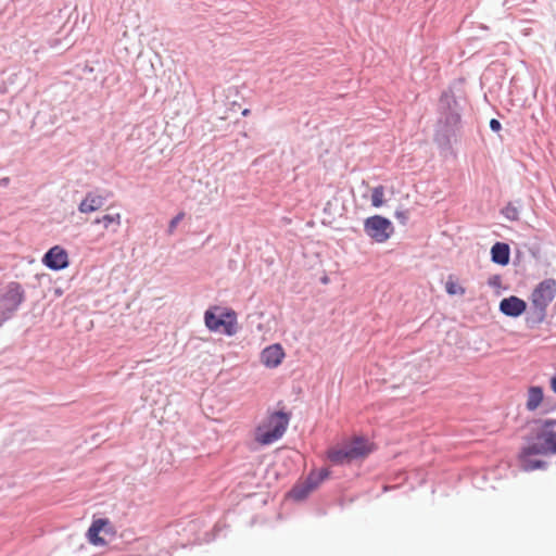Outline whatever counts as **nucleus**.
I'll return each instance as SVG.
<instances>
[{
    "label": "nucleus",
    "instance_id": "20",
    "mask_svg": "<svg viewBox=\"0 0 556 556\" xmlns=\"http://www.w3.org/2000/svg\"><path fill=\"white\" fill-rule=\"evenodd\" d=\"M330 475V471L326 468L320 469L318 471H313L309 473V478H313V481L316 482V486H318L324 480H326Z\"/></svg>",
    "mask_w": 556,
    "mask_h": 556
},
{
    "label": "nucleus",
    "instance_id": "8",
    "mask_svg": "<svg viewBox=\"0 0 556 556\" xmlns=\"http://www.w3.org/2000/svg\"><path fill=\"white\" fill-rule=\"evenodd\" d=\"M25 299V293L18 282L12 281L7 286L4 294L1 296L3 308L14 312Z\"/></svg>",
    "mask_w": 556,
    "mask_h": 556
},
{
    "label": "nucleus",
    "instance_id": "4",
    "mask_svg": "<svg viewBox=\"0 0 556 556\" xmlns=\"http://www.w3.org/2000/svg\"><path fill=\"white\" fill-rule=\"evenodd\" d=\"M220 308L214 306L204 314L205 326L215 332H222L226 336H235L238 331L237 314L232 309H225L217 314Z\"/></svg>",
    "mask_w": 556,
    "mask_h": 556
},
{
    "label": "nucleus",
    "instance_id": "24",
    "mask_svg": "<svg viewBox=\"0 0 556 556\" xmlns=\"http://www.w3.org/2000/svg\"><path fill=\"white\" fill-rule=\"evenodd\" d=\"M500 281H501L500 277L495 276V277H493V278H491V279L489 280V283H490V285H493V286H496V285H498V283H500Z\"/></svg>",
    "mask_w": 556,
    "mask_h": 556
},
{
    "label": "nucleus",
    "instance_id": "26",
    "mask_svg": "<svg viewBox=\"0 0 556 556\" xmlns=\"http://www.w3.org/2000/svg\"><path fill=\"white\" fill-rule=\"evenodd\" d=\"M249 114H250V110H249V109H244V110L242 111V115H243V116H248Z\"/></svg>",
    "mask_w": 556,
    "mask_h": 556
},
{
    "label": "nucleus",
    "instance_id": "12",
    "mask_svg": "<svg viewBox=\"0 0 556 556\" xmlns=\"http://www.w3.org/2000/svg\"><path fill=\"white\" fill-rule=\"evenodd\" d=\"M534 455H542L540 452H536L532 448V443L526 446L519 456V462L522 470L532 471L535 469H541L545 466V463L539 459H533Z\"/></svg>",
    "mask_w": 556,
    "mask_h": 556
},
{
    "label": "nucleus",
    "instance_id": "22",
    "mask_svg": "<svg viewBox=\"0 0 556 556\" xmlns=\"http://www.w3.org/2000/svg\"><path fill=\"white\" fill-rule=\"evenodd\" d=\"M504 214L507 218L511 219V220H515L517 219L518 217V212L515 207L513 206H507L505 210H504Z\"/></svg>",
    "mask_w": 556,
    "mask_h": 556
},
{
    "label": "nucleus",
    "instance_id": "16",
    "mask_svg": "<svg viewBox=\"0 0 556 556\" xmlns=\"http://www.w3.org/2000/svg\"><path fill=\"white\" fill-rule=\"evenodd\" d=\"M543 401V390L541 387H531L528 390L526 407L528 410H535Z\"/></svg>",
    "mask_w": 556,
    "mask_h": 556
},
{
    "label": "nucleus",
    "instance_id": "25",
    "mask_svg": "<svg viewBox=\"0 0 556 556\" xmlns=\"http://www.w3.org/2000/svg\"><path fill=\"white\" fill-rule=\"evenodd\" d=\"M551 388L556 393V376L551 380Z\"/></svg>",
    "mask_w": 556,
    "mask_h": 556
},
{
    "label": "nucleus",
    "instance_id": "15",
    "mask_svg": "<svg viewBox=\"0 0 556 556\" xmlns=\"http://www.w3.org/2000/svg\"><path fill=\"white\" fill-rule=\"evenodd\" d=\"M509 247L506 243L496 242L491 249L492 261L500 265L509 263Z\"/></svg>",
    "mask_w": 556,
    "mask_h": 556
},
{
    "label": "nucleus",
    "instance_id": "1",
    "mask_svg": "<svg viewBox=\"0 0 556 556\" xmlns=\"http://www.w3.org/2000/svg\"><path fill=\"white\" fill-rule=\"evenodd\" d=\"M374 451V445L366 439L355 437L341 445H336L327 451L328 459L334 465L350 464L364 459Z\"/></svg>",
    "mask_w": 556,
    "mask_h": 556
},
{
    "label": "nucleus",
    "instance_id": "19",
    "mask_svg": "<svg viewBox=\"0 0 556 556\" xmlns=\"http://www.w3.org/2000/svg\"><path fill=\"white\" fill-rule=\"evenodd\" d=\"M384 203V188L382 186L375 187L371 192V204L380 207Z\"/></svg>",
    "mask_w": 556,
    "mask_h": 556
},
{
    "label": "nucleus",
    "instance_id": "21",
    "mask_svg": "<svg viewBox=\"0 0 556 556\" xmlns=\"http://www.w3.org/2000/svg\"><path fill=\"white\" fill-rule=\"evenodd\" d=\"M184 217H185V213L180 212L169 222L168 232L170 235L175 231L177 225L184 219Z\"/></svg>",
    "mask_w": 556,
    "mask_h": 556
},
{
    "label": "nucleus",
    "instance_id": "18",
    "mask_svg": "<svg viewBox=\"0 0 556 556\" xmlns=\"http://www.w3.org/2000/svg\"><path fill=\"white\" fill-rule=\"evenodd\" d=\"M445 290L450 295H464L466 293V289L453 276H448L445 282Z\"/></svg>",
    "mask_w": 556,
    "mask_h": 556
},
{
    "label": "nucleus",
    "instance_id": "10",
    "mask_svg": "<svg viewBox=\"0 0 556 556\" xmlns=\"http://www.w3.org/2000/svg\"><path fill=\"white\" fill-rule=\"evenodd\" d=\"M286 356L285 350L279 343L266 346L260 355L261 363L267 368L278 367Z\"/></svg>",
    "mask_w": 556,
    "mask_h": 556
},
{
    "label": "nucleus",
    "instance_id": "11",
    "mask_svg": "<svg viewBox=\"0 0 556 556\" xmlns=\"http://www.w3.org/2000/svg\"><path fill=\"white\" fill-rule=\"evenodd\" d=\"M527 309V303L515 295L505 298L500 303V311L509 317H518Z\"/></svg>",
    "mask_w": 556,
    "mask_h": 556
},
{
    "label": "nucleus",
    "instance_id": "23",
    "mask_svg": "<svg viewBox=\"0 0 556 556\" xmlns=\"http://www.w3.org/2000/svg\"><path fill=\"white\" fill-rule=\"evenodd\" d=\"M490 127L492 130L498 131L501 129V123L497 119L493 118L490 121Z\"/></svg>",
    "mask_w": 556,
    "mask_h": 556
},
{
    "label": "nucleus",
    "instance_id": "3",
    "mask_svg": "<svg viewBox=\"0 0 556 556\" xmlns=\"http://www.w3.org/2000/svg\"><path fill=\"white\" fill-rule=\"evenodd\" d=\"M556 296V280L547 278L538 283L530 295V312L535 321L542 323L546 317L548 305Z\"/></svg>",
    "mask_w": 556,
    "mask_h": 556
},
{
    "label": "nucleus",
    "instance_id": "27",
    "mask_svg": "<svg viewBox=\"0 0 556 556\" xmlns=\"http://www.w3.org/2000/svg\"><path fill=\"white\" fill-rule=\"evenodd\" d=\"M396 216L397 217H404L403 214H401V213H396Z\"/></svg>",
    "mask_w": 556,
    "mask_h": 556
},
{
    "label": "nucleus",
    "instance_id": "17",
    "mask_svg": "<svg viewBox=\"0 0 556 556\" xmlns=\"http://www.w3.org/2000/svg\"><path fill=\"white\" fill-rule=\"evenodd\" d=\"M93 224H102L103 228L109 230L111 226L118 228L122 224V215L119 213L105 214L102 217L96 218Z\"/></svg>",
    "mask_w": 556,
    "mask_h": 556
},
{
    "label": "nucleus",
    "instance_id": "9",
    "mask_svg": "<svg viewBox=\"0 0 556 556\" xmlns=\"http://www.w3.org/2000/svg\"><path fill=\"white\" fill-rule=\"evenodd\" d=\"M42 263L52 270H61L68 266V254L62 247L54 245L45 254Z\"/></svg>",
    "mask_w": 556,
    "mask_h": 556
},
{
    "label": "nucleus",
    "instance_id": "6",
    "mask_svg": "<svg viewBox=\"0 0 556 556\" xmlns=\"http://www.w3.org/2000/svg\"><path fill=\"white\" fill-rule=\"evenodd\" d=\"M116 530L114 529L110 519L98 518L91 522L89 529L86 532V538L88 542L93 546H105L108 545V540L105 536L114 538Z\"/></svg>",
    "mask_w": 556,
    "mask_h": 556
},
{
    "label": "nucleus",
    "instance_id": "14",
    "mask_svg": "<svg viewBox=\"0 0 556 556\" xmlns=\"http://www.w3.org/2000/svg\"><path fill=\"white\" fill-rule=\"evenodd\" d=\"M316 488V482L313 481V478L307 477L302 484L295 485L290 491L289 495L295 501H302Z\"/></svg>",
    "mask_w": 556,
    "mask_h": 556
},
{
    "label": "nucleus",
    "instance_id": "13",
    "mask_svg": "<svg viewBox=\"0 0 556 556\" xmlns=\"http://www.w3.org/2000/svg\"><path fill=\"white\" fill-rule=\"evenodd\" d=\"M104 205V198L93 192H88L78 205V210L83 214H90L99 211Z\"/></svg>",
    "mask_w": 556,
    "mask_h": 556
},
{
    "label": "nucleus",
    "instance_id": "2",
    "mask_svg": "<svg viewBox=\"0 0 556 556\" xmlns=\"http://www.w3.org/2000/svg\"><path fill=\"white\" fill-rule=\"evenodd\" d=\"M290 415L285 412L269 413L255 428L254 441L260 445H269L286 433Z\"/></svg>",
    "mask_w": 556,
    "mask_h": 556
},
{
    "label": "nucleus",
    "instance_id": "7",
    "mask_svg": "<svg viewBox=\"0 0 556 556\" xmlns=\"http://www.w3.org/2000/svg\"><path fill=\"white\" fill-rule=\"evenodd\" d=\"M365 232L376 242H386L393 233L392 223L380 215L368 217L364 223Z\"/></svg>",
    "mask_w": 556,
    "mask_h": 556
},
{
    "label": "nucleus",
    "instance_id": "5",
    "mask_svg": "<svg viewBox=\"0 0 556 556\" xmlns=\"http://www.w3.org/2000/svg\"><path fill=\"white\" fill-rule=\"evenodd\" d=\"M532 448L541 454H556V419L540 422L535 430Z\"/></svg>",
    "mask_w": 556,
    "mask_h": 556
}]
</instances>
